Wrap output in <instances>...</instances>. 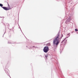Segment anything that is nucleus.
Segmentation results:
<instances>
[{"instance_id": "f257e3e1", "label": "nucleus", "mask_w": 78, "mask_h": 78, "mask_svg": "<svg viewBox=\"0 0 78 78\" xmlns=\"http://www.w3.org/2000/svg\"><path fill=\"white\" fill-rule=\"evenodd\" d=\"M63 37V35H60L59 34H58L55 37L54 39L53 40L54 44H55L56 45H58L61 41V39H62V37Z\"/></svg>"}, {"instance_id": "f03ea898", "label": "nucleus", "mask_w": 78, "mask_h": 78, "mask_svg": "<svg viewBox=\"0 0 78 78\" xmlns=\"http://www.w3.org/2000/svg\"><path fill=\"white\" fill-rule=\"evenodd\" d=\"M49 51L48 47L47 46L45 47L43 49V51L44 53H47Z\"/></svg>"}, {"instance_id": "7ed1b4c3", "label": "nucleus", "mask_w": 78, "mask_h": 78, "mask_svg": "<svg viewBox=\"0 0 78 78\" xmlns=\"http://www.w3.org/2000/svg\"><path fill=\"white\" fill-rule=\"evenodd\" d=\"M2 8H3L4 9H5V10L6 11L9 10V9H11V8H10V7H9L8 8V7H2Z\"/></svg>"}, {"instance_id": "20e7f679", "label": "nucleus", "mask_w": 78, "mask_h": 78, "mask_svg": "<svg viewBox=\"0 0 78 78\" xmlns=\"http://www.w3.org/2000/svg\"><path fill=\"white\" fill-rule=\"evenodd\" d=\"M0 6L1 7H2V6H3V5L2 4H0Z\"/></svg>"}, {"instance_id": "39448f33", "label": "nucleus", "mask_w": 78, "mask_h": 78, "mask_svg": "<svg viewBox=\"0 0 78 78\" xmlns=\"http://www.w3.org/2000/svg\"><path fill=\"white\" fill-rule=\"evenodd\" d=\"M47 57H48V55H45L46 58H47Z\"/></svg>"}, {"instance_id": "423d86ee", "label": "nucleus", "mask_w": 78, "mask_h": 78, "mask_svg": "<svg viewBox=\"0 0 78 78\" xmlns=\"http://www.w3.org/2000/svg\"><path fill=\"white\" fill-rule=\"evenodd\" d=\"M75 31H78V30L77 29H75Z\"/></svg>"}, {"instance_id": "0eeeda50", "label": "nucleus", "mask_w": 78, "mask_h": 78, "mask_svg": "<svg viewBox=\"0 0 78 78\" xmlns=\"http://www.w3.org/2000/svg\"><path fill=\"white\" fill-rule=\"evenodd\" d=\"M8 5H9V4H8Z\"/></svg>"}]
</instances>
